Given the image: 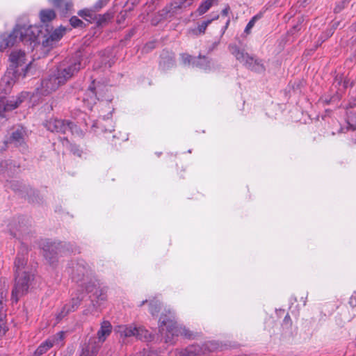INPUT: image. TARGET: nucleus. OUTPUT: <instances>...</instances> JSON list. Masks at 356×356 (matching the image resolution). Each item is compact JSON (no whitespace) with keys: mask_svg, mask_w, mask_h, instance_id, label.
Segmentation results:
<instances>
[{"mask_svg":"<svg viewBox=\"0 0 356 356\" xmlns=\"http://www.w3.org/2000/svg\"><path fill=\"white\" fill-rule=\"evenodd\" d=\"M73 75L72 68H52L47 76L41 81L40 86L32 92V97L35 99L40 98V102L42 97L48 96L56 91Z\"/></svg>","mask_w":356,"mask_h":356,"instance_id":"obj_1","label":"nucleus"},{"mask_svg":"<svg viewBox=\"0 0 356 356\" xmlns=\"http://www.w3.org/2000/svg\"><path fill=\"white\" fill-rule=\"evenodd\" d=\"M159 331L165 343H173L175 337L179 335L193 339L195 334L186 327L179 325L175 321L174 314L169 311L168 315L162 314L159 318Z\"/></svg>","mask_w":356,"mask_h":356,"instance_id":"obj_2","label":"nucleus"},{"mask_svg":"<svg viewBox=\"0 0 356 356\" xmlns=\"http://www.w3.org/2000/svg\"><path fill=\"white\" fill-rule=\"evenodd\" d=\"M40 33L38 27L32 25L17 24L13 32L9 35H3L0 44V51H3L9 47L13 46L17 42H34Z\"/></svg>","mask_w":356,"mask_h":356,"instance_id":"obj_3","label":"nucleus"},{"mask_svg":"<svg viewBox=\"0 0 356 356\" xmlns=\"http://www.w3.org/2000/svg\"><path fill=\"white\" fill-rule=\"evenodd\" d=\"M29 99L33 105L40 102V98L35 99L32 97V93L28 91H22L16 96H12L9 99L0 98V118H6V113L10 112L17 108L24 102Z\"/></svg>","mask_w":356,"mask_h":356,"instance_id":"obj_4","label":"nucleus"},{"mask_svg":"<svg viewBox=\"0 0 356 356\" xmlns=\"http://www.w3.org/2000/svg\"><path fill=\"white\" fill-rule=\"evenodd\" d=\"M29 69L30 68H7L4 76L1 80V92L4 93V95L10 94L15 83L19 80L20 77H25Z\"/></svg>","mask_w":356,"mask_h":356,"instance_id":"obj_5","label":"nucleus"},{"mask_svg":"<svg viewBox=\"0 0 356 356\" xmlns=\"http://www.w3.org/2000/svg\"><path fill=\"white\" fill-rule=\"evenodd\" d=\"M33 276L29 271H24L22 274H15V283L11 297L13 302H17L21 296L27 293Z\"/></svg>","mask_w":356,"mask_h":356,"instance_id":"obj_6","label":"nucleus"},{"mask_svg":"<svg viewBox=\"0 0 356 356\" xmlns=\"http://www.w3.org/2000/svg\"><path fill=\"white\" fill-rule=\"evenodd\" d=\"M45 127L51 132H56L60 134H65L67 131H70L72 134L76 133L82 136L83 132L80 131L79 133L77 127L72 122L58 120V119H50L44 124Z\"/></svg>","mask_w":356,"mask_h":356,"instance_id":"obj_7","label":"nucleus"},{"mask_svg":"<svg viewBox=\"0 0 356 356\" xmlns=\"http://www.w3.org/2000/svg\"><path fill=\"white\" fill-rule=\"evenodd\" d=\"M229 49L232 54H233L236 58L241 62L243 65H247L250 66H263L264 63L262 60L254 58L252 56H250L248 54H245L241 51L236 45L230 44Z\"/></svg>","mask_w":356,"mask_h":356,"instance_id":"obj_8","label":"nucleus"},{"mask_svg":"<svg viewBox=\"0 0 356 356\" xmlns=\"http://www.w3.org/2000/svg\"><path fill=\"white\" fill-rule=\"evenodd\" d=\"M105 87L98 83L96 85L95 81H92L89 86L84 101L88 102V104H95L97 100L103 99L104 97Z\"/></svg>","mask_w":356,"mask_h":356,"instance_id":"obj_9","label":"nucleus"},{"mask_svg":"<svg viewBox=\"0 0 356 356\" xmlns=\"http://www.w3.org/2000/svg\"><path fill=\"white\" fill-rule=\"evenodd\" d=\"M27 136L26 131L24 127L18 126L15 127L11 134L10 138V143H13L16 147H18L22 152L27 149V146L25 143V138Z\"/></svg>","mask_w":356,"mask_h":356,"instance_id":"obj_10","label":"nucleus"},{"mask_svg":"<svg viewBox=\"0 0 356 356\" xmlns=\"http://www.w3.org/2000/svg\"><path fill=\"white\" fill-rule=\"evenodd\" d=\"M64 334L65 333L63 332H59L54 336L47 339L35 350L33 356H41L54 345L58 344L59 342L63 340Z\"/></svg>","mask_w":356,"mask_h":356,"instance_id":"obj_11","label":"nucleus"},{"mask_svg":"<svg viewBox=\"0 0 356 356\" xmlns=\"http://www.w3.org/2000/svg\"><path fill=\"white\" fill-rule=\"evenodd\" d=\"M211 343H205L202 347L198 345H193L184 350L177 351L175 356H200L202 354H206V351L211 352L213 350Z\"/></svg>","mask_w":356,"mask_h":356,"instance_id":"obj_12","label":"nucleus"},{"mask_svg":"<svg viewBox=\"0 0 356 356\" xmlns=\"http://www.w3.org/2000/svg\"><path fill=\"white\" fill-rule=\"evenodd\" d=\"M61 243H47L42 248L43 256L50 264L56 261L57 255L60 252Z\"/></svg>","mask_w":356,"mask_h":356,"instance_id":"obj_13","label":"nucleus"},{"mask_svg":"<svg viewBox=\"0 0 356 356\" xmlns=\"http://www.w3.org/2000/svg\"><path fill=\"white\" fill-rule=\"evenodd\" d=\"M115 332L120 337H136V338H142V333L145 332L143 327H136L131 325H122L115 328Z\"/></svg>","mask_w":356,"mask_h":356,"instance_id":"obj_14","label":"nucleus"},{"mask_svg":"<svg viewBox=\"0 0 356 356\" xmlns=\"http://www.w3.org/2000/svg\"><path fill=\"white\" fill-rule=\"evenodd\" d=\"M101 345L97 343V338L91 337L88 343H85L81 347L79 356H97Z\"/></svg>","mask_w":356,"mask_h":356,"instance_id":"obj_15","label":"nucleus"},{"mask_svg":"<svg viewBox=\"0 0 356 356\" xmlns=\"http://www.w3.org/2000/svg\"><path fill=\"white\" fill-rule=\"evenodd\" d=\"M88 268L85 265L84 262H79L73 264L72 267L71 274L72 279L76 282L81 281L84 277L88 275Z\"/></svg>","mask_w":356,"mask_h":356,"instance_id":"obj_16","label":"nucleus"},{"mask_svg":"<svg viewBox=\"0 0 356 356\" xmlns=\"http://www.w3.org/2000/svg\"><path fill=\"white\" fill-rule=\"evenodd\" d=\"M82 299L83 296H79L72 298L70 304H67L63 307L60 312L58 314L57 318L61 320L70 312L75 311L79 306Z\"/></svg>","mask_w":356,"mask_h":356,"instance_id":"obj_17","label":"nucleus"},{"mask_svg":"<svg viewBox=\"0 0 356 356\" xmlns=\"http://www.w3.org/2000/svg\"><path fill=\"white\" fill-rule=\"evenodd\" d=\"M112 325L109 321H105L101 324L100 329L97 332V343H103L106 338L111 334Z\"/></svg>","mask_w":356,"mask_h":356,"instance_id":"obj_18","label":"nucleus"},{"mask_svg":"<svg viewBox=\"0 0 356 356\" xmlns=\"http://www.w3.org/2000/svg\"><path fill=\"white\" fill-rule=\"evenodd\" d=\"M27 257L24 253L17 254L15 261V274H22L24 271H28L26 267Z\"/></svg>","mask_w":356,"mask_h":356,"instance_id":"obj_19","label":"nucleus"},{"mask_svg":"<svg viewBox=\"0 0 356 356\" xmlns=\"http://www.w3.org/2000/svg\"><path fill=\"white\" fill-rule=\"evenodd\" d=\"M26 56L24 51L21 50H16L12 51L10 55V60L13 65H16V67L21 66L25 63V60Z\"/></svg>","mask_w":356,"mask_h":356,"instance_id":"obj_20","label":"nucleus"},{"mask_svg":"<svg viewBox=\"0 0 356 356\" xmlns=\"http://www.w3.org/2000/svg\"><path fill=\"white\" fill-rule=\"evenodd\" d=\"M65 29H58L52 32V33L42 42L44 47H48L53 45L54 42H58L63 35Z\"/></svg>","mask_w":356,"mask_h":356,"instance_id":"obj_21","label":"nucleus"},{"mask_svg":"<svg viewBox=\"0 0 356 356\" xmlns=\"http://www.w3.org/2000/svg\"><path fill=\"white\" fill-rule=\"evenodd\" d=\"M49 1L54 6L60 9L63 13L70 11L73 6L71 0H49Z\"/></svg>","mask_w":356,"mask_h":356,"instance_id":"obj_22","label":"nucleus"},{"mask_svg":"<svg viewBox=\"0 0 356 356\" xmlns=\"http://www.w3.org/2000/svg\"><path fill=\"white\" fill-rule=\"evenodd\" d=\"M175 54L172 52L163 51L160 56V65H173L175 64Z\"/></svg>","mask_w":356,"mask_h":356,"instance_id":"obj_23","label":"nucleus"},{"mask_svg":"<svg viewBox=\"0 0 356 356\" xmlns=\"http://www.w3.org/2000/svg\"><path fill=\"white\" fill-rule=\"evenodd\" d=\"M95 291L93 289H90V286L87 287V290L89 292H92L93 296L97 300V301H104L106 299V287H101L99 286L98 287L95 286Z\"/></svg>","mask_w":356,"mask_h":356,"instance_id":"obj_24","label":"nucleus"},{"mask_svg":"<svg viewBox=\"0 0 356 356\" xmlns=\"http://www.w3.org/2000/svg\"><path fill=\"white\" fill-rule=\"evenodd\" d=\"M217 3V0H204L198 7L196 13L199 16L206 13L215 3Z\"/></svg>","mask_w":356,"mask_h":356,"instance_id":"obj_25","label":"nucleus"},{"mask_svg":"<svg viewBox=\"0 0 356 356\" xmlns=\"http://www.w3.org/2000/svg\"><path fill=\"white\" fill-rule=\"evenodd\" d=\"M56 17V13L52 9H44L40 11V18L42 22L47 23Z\"/></svg>","mask_w":356,"mask_h":356,"instance_id":"obj_26","label":"nucleus"},{"mask_svg":"<svg viewBox=\"0 0 356 356\" xmlns=\"http://www.w3.org/2000/svg\"><path fill=\"white\" fill-rule=\"evenodd\" d=\"M74 61L72 63L70 67H76V65H89L88 59L83 58L81 52H76L73 57Z\"/></svg>","mask_w":356,"mask_h":356,"instance_id":"obj_27","label":"nucleus"},{"mask_svg":"<svg viewBox=\"0 0 356 356\" xmlns=\"http://www.w3.org/2000/svg\"><path fill=\"white\" fill-rule=\"evenodd\" d=\"M218 18V15H216L213 18L210 19H207L205 21H203L200 24H199L197 29L195 31L196 35H202L205 33V31L207 28V26L214 20L217 19Z\"/></svg>","mask_w":356,"mask_h":356,"instance_id":"obj_28","label":"nucleus"},{"mask_svg":"<svg viewBox=\"0 0 356 356\" xmlns=\"http://www.w3.org/2000/svg\"><path fill=\"white\" fill-rule=\"evenodd\" d=\"M194 0H175L172 3L174 9L186 8L193 4Z\"/></svg>","mask_w":356,"mask_h":356,"instance_id":"obj_29","label":"nucleus"},{"mask_svg":"<svg viewBox=\"0 0 356 356\" xmlns=\"http://www.w3.org/2000/svg\"><path fill=\"white\" fill-rule=\"evenodd\" d=\"M161 305L157 300L149 302V311L152 316H156L160 310Z\"/></svg>","mask_w":356,"mask_h":356,"instance_id":"obj_30","label":"nucleus"},{"mask_svg":"<svg viewBox=\"0 0 356 356\" xmlns=\"http://www.w3.org/2000/svg\"><path fill=\"white\" fill-rule=\"evenodd\" d=\"M180 56H181V59L183 65H191L195 64V60L196 59L195 57H193L192 56H191L188 54H181Z\"/></svg>","mask_w":356,"mask_h":356,"instance_id":"obj_31","label":"nucleus"},{"mask_svg":"<svg viewBox=\"0 0 356 356\" xmlns=\"http://www.w3.org/2000/svg\"><path fill=\"white\" fill-rule=\"evenodd\" d=\"M341 99V95L336 92L335 94L330 97H324L321 99L322 102L325 104H330L338 102Z\"/></svg>","mask_w":356,"mask_h":356,"instance_id":"obj_32","label":"nucleus"},{"mask_svg":"<svg viewBox=\"0 0 356 356\" xmlns=\"http://www.w3.org/2000/svg\"><path fill=\"white\" fill-rule=\"evenodd\" d=\"M259 19V16L258 15H256L254 17H253L250 20V22L248 23L245 30H244V32L247 34H249L250 33V30L252 29V28L254 26V24H255V22Z\"/></svg>","mask_w":356,"mask_h":356,"instance_id":"obj_33","label":"nucleus"},{"mask_svg":"<svg viewBox=\"0 0 356 356\" xmlns=\"http://www.w3.org/2000/svg\"><path fill=\"white\" fill-rule=\"evenodd\" d=\"M70 22V24L74 28L81 26L83 24V22L76 16L72 17Z\"/></svg>","mask_w":356,"mask_h":356,"instance_id":"obj_34","label":"nucleus"},{"mask_svg":"<svg viewBox=\"0 0 356 356\" xmlns=\"http://www.w3.org/2000/svg\"><path fill=\"white\" fill-rule=\"evenodd\" d=\"M9 165L8 161H0V175L3 174L6 171Z\"/></svg>","mask_w":356,"mask_h":356,"instance_id":"obj_35","label":"nucleus"},{"mask_svg":"<svg viewBox=\"0 0 356 356\" xmlns=\"http://www.w3.org/2000/svg\"><path fill=\"white\" fill-rule=\"evenodd\" d=\"M108 1V0H99L94 6L95 10H100L103 6H104L107 3Z\"/></svg>","mask_w":356,"mask_h":356,"instance_id":"obj_36","label":"nucleus"},{"mask_svg":"<svg viewBox=\"0 0 356 356\" xmlns=\"http://www.w3.org/2000/svg\"><path fill=\"white\" fill-rule=\"evenodd\" d=\"M143 330L145 332H140L142 333V338H138V339L140 340H145V341L149 340L152 338L151 334L145 329L143 328Z\"/></svg>","mask_w":356,"mask_h":356,"instance_id":"obj_37","label":"nucleus"},{"mask_svg":"<svg viewBox=\"0 0 356 356\" xmlns=\"http://www.w3.org/2000/svg\"><path fill=\"white\" fill-rule=\"evenodd\" d=\"M8 329L6 326L4 325L3 322L0 323V338L2 337L6 332H7Z\"/></svg>","mask_w":356,"mask_h":356,"instance_id":"obj_38","label":"nucleus"},{"mask_svg":"<svg viewBox=\"0 0 356 356\" xmlns=\"http://www.w3.org/2000/svg\"><path fill=\"white\" fill-rule=\"evenodd\" d=\"M71 150L73 152V153H74V154H76V155H78L79 156H81V152L78 148H76V147H75V146H72V149H71Z\"/></svg>","mask_w":356,"mask_h":356,"instance_id":"obj_39","label":"nucleus"},{"mask_svg":"<svg viewBox=\"0 0 356 356\" xmlns=\"http://www.w3.org/2000/svg\"><path fill=\"white\" fill-rule=\"evenodd\" d=\"M89 10H81L80 12H79V15L81 17H83V16H89V17H91V15L89 14Z\"/></svg>","mask_w":356,"mask_h":356,"instance_id":"obj_40","label":"nucleus"},{"mask_svg":"<svg viewBox=\"0 0 356 356\" xmlns=\"http://www.w3.org/2000/svg\"><path fill=\"white\" fill-rule=\"evenodd\" d=\"M154 47V44L153 42H150L149 44H147L145 47V49H153Z\"/></svg>","mask_w":356,"mask_h":356,"instance_id":"obj_41","label":"nucleus"},{"mask_svg":"<svg viewBox=\"0 0 356 356\" xmlns=\"http://www.w3.org/2000/svg\"><path fill=\"white\" fill-rule=\"evenodd\" d=\"M229 8H225L222 11V15L226 16L228 14Z\"/></svg>","mask_w":356,"mask_h":356,"instance_id":"obj_42","label":"nucleus"},{"mask_svg":"<svg viewBox=\"0 0 356 356\" xmlns=\"http://www.w3.org/2000/svg\"><path fill=\"white\" fill-rule=\"evenodd\" d=\"M348 124H349V128L352 129L353 130H354L355 128L353 127V124H350L349 122H348Z\"/></svg>","mask_w":356,"mask_h":356,"instance_id":"obj_43","label":"nucleus"},{"mask_svg":"<svg viewBox=\"0 0 356 356\" xmlns=\"http://www.w3.org/2000/svg\"><path fill=\"white\" fill-rule=\"evenodd\" d=\"M146 302H147V300H143V301L141 302V304L140 305V306L143 305H144L145 303H146Z\"/></svg>","mask_w":356,"mask_h":356,"instance_id":"obj_44","label":"nucleus"},{"mask_svg":"<svg viewBox=\"0 0 356 356\" xmlns=\"http://www.w3.org/2000/svg\"><path fill=\"white\" fill-rule=\"evenodd\" d=\"M229 23V19H228V20L227 21V22H226L225 28H227V26H228Z\"/></svg>","mask_w":356,"mask_h":356,"instance_id":"obj_45","label":"nucleus"},{"mask_svg":"<svg viewBox=\"0 0 356 356\" xmlns=\"http://www.w3.org/2000/svg\"><path fill=\"white\" fill-rule=\"evenodd\" d=\"M31 62H30L29 63H28V64L26 65V67H31Z\"/></svg>","mask_w":356,"mask_h":356,"instance_id":"obj_46","label":"nucleus"},{"mask_svg":"<svg viewBox=\"0 0 356 356\" xmlns=\"http://www.w3.org/2000/svg\"><path fill=\"white\" fill-rule=\"evenodd\" d=\"M11 234H12L14 237H16V236H17V234H15V233H13V232H11Z\"/></svg>","mask_w":356,"mask_h":356,"instance_id":"obj_47","label":"nucleus"},{"mask_svg":"<svg viewBox=\"0 0 356 356\" xmlns=\"http://www.w3.org/2000/svg\"><path fill=\"white\" fill-rule=\"evenodd\" d=\"M72 69H73V70H74V73L75 72V71H76V72H78V70H76V68H72Z\"/></svg>","mask_w":356,"mask_h":356,"instance_id":"obj_48","label":"nucleus"},{"mask_svg":"<svg viewBox=\"0 0 356 356\" xmlns=\"http://www.w3.org/2000/svg\"><path fill=\"white\" fill-rule=\"evenodd\" d=\"M138 0H134V1L133 2V3H135L136 2H137Z\"/></svg>","mask_w":356,"mask_h":356,"instance_id":"obj_49","label":"nucleus"},{"mask_svg":"<svg viewBox=\"0 0 356 356\" xmlns=\"http://www.w3.org/2000/svg\"><path fill=\"white\" fill-rule=\"evenodd\" d=\"M346 83L344 82V83H343V88H346Z\"/></svg>","mask_w":356,"mask_h":356,"instance_id":"obj_50","label":"nucleus"}]
</instances>
